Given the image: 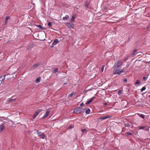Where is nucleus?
Masks as SVG:
<instances>
[{"label":"nucleus","instance_id":"obj_1","mask_svg":"<svg viewBox=\"0 0 150 150\" xmlns=\"http://www.w3.org/2000/svg\"><path fill=\"white\" fill-rule=\"evenodd\" d=\"M123 63V62L122 60H119L113 66L114 70L115 69H117L119 67H121Z\"/></svg>","mask_w":150,"mask_h":150},{"label":"nucleus","instance_id":"obj_2","mask_svg":"<svg viewBox=\"0 0 150 150\" xmlns=\"http://www.w3.org/2000/svg\"><path fill=\"white\" fill-rule=\"evenodd\" d=\"M82 109L83 108L81 107L76 108L74 109L73 112L77 114H79L82 112Z\"/></svg>","mask_w":150,"mask_h":150},{"label":"nucleus","instance_id":"obj_3","mask_svg":"<svg viewBox=\"0 0 150 150\" xmlns=\"http://www.w3.org/2000/svg\"><path fill=\"white\" fill-rule=\"evenodd\" d=\"M36 131L37 134L40 138L44 139L46 137V135L43 133H42L38 130H37Z\"/></svg>","mask_w":150,"mask_h":150},{"label":"nucleus","instance_id":"obj_4","mask_svg":"<svg viewBox=\"0 0 150 150\" xmlns=\"http://www.w3.org/2000/svg\"><path fill=\"white\" fill-rule=\"evenodd\" d=\"M115 69V71L113 72V75L116 74L120 75L121 73L123 72L124 71V68L122 69L121 70L117 69Z\"/></svg>","mask_w":150,"mask_h":150},{"label":"nucleus","instance_id":"obj_5","mask_svg":"<svg viewBox=\"0 0 150 150\" xmlns=\"http://www.w3.org/2000/svg\"><path fill=\"white\" fill-rule=\"evenodd\" d=\"M66 24L67 25L68 27L69 28H73L74 27V24L71 23H66Z\"/></svg>","mask_w":150,"mask_h":150},{"label":"nucleus","instance_id":"obj_6","mask_svg":"<svg viewBox=\"0 0 150 150\" xmlns=\"http://www.w3.org/2000/svg\"><path fill=\"white\" fill-rule=\"evenodd\" d=\"M6 75H2L0 77V85L3 83L5 79V76Z\"/></svg>","mask_w":150,"mask_h":150},{"label":"nucleus","instance_id":"obj_7","mask_svg":"<svg viewBox=\"0 0 150 150\" xmlns=\"http://www.w3.org/2000/svg\"><path fill=\"white\" fill-rule=\"evenodd\" d=\"M50 111L49 109H47L46 110V111L45 112V114L43 117L42 119H45L47 117V116L49 115Z\"/></svg>","mask_w":150,"mask_h":150},{"label":"nucleus","instance_id":"obj_8","mask_svg":"<svg viewBox=\"0 0 150 150\" xmlns=\"http://www.w3.org/2000/svg\"><path fill=\"white\" fill-rule=\"evenodd\" d=\"M5 127L3 123L0 125V133L4 129H5Z\"/></svg>","mask_w":150,"mask_h":150},{"label":"nucleus","instance_id":"obj_9","mask_svg":"<svg viewBox=\"0 0 150 150\" xmlns=\"http://www.w3.org/2000/svg\"><path fill=\"white\" fill-rule=\"evenodd\" d=\"M41 111V110L40 109H38L37 110L33 115V118H35V117H36L40 112Z\"/></svg>","mask_w":150,"mask_h":150},{"label":"nucleus","instance_id":"obj_10","mask_svg":"<svg viewBox=\"0 0 150 150\" xmlns=\"http://www.w3.org/2000/svg\"><path fill=\"white\" fill-rule=\"evenodd\" d=\"M95 99L94 97H93L91 99L88 100L86 103V104L87 105L90 104Z\"/></svg>","mask_w":150,"mask_h":150},{"label":"nucleus","instance_id":"obj_11","mask_svg":"<svg viewBox=\"0 0 150 150\" xmlns=\"http://www.w3.org/2000/svg\"><path fill=\"white\" fill-rule=\"evenodd\" d=\"M110 116L109 115H106L104 117H101L100 118H99L98 119V120H103L104 119H105L109 118Z\"/></svg>","mask_w":150,"mask_h":150},{"label":"nucleus","instance_id":"obj_12","mask_svg":"<svg viewBox=\"0 0 150 150\" xmlns=\"http://www.w3.org/2000/svg\"><path fill=\"white\" fill-rule=\"evenodd\" d=\"M84 110H85V112L87 114H88L90 113V110L89 108H86L84 109Z\"/></svg>","mask_w":150,"mask_h":150},{"label":"nucleus","instance_id":"obj_13","mask_svg":"<svg viewBox=\"0 0 150 150\" xmlns=\"http://www.w3.org/2000/svg\"><path fill=\"white\" fill-rule=\"evenodd\" d=\"M137 50L136 49H134L133 51V52L131 54V57H134L137 54L135 53L137 51Z\"/></svg>","mask_w":150,"mask_h":150},{"label":"nucleus","instance_id":"obj_14","mask_svg":"<svg viewBox=\"0 0 150 150\" xmlns=\"http://www.w3.org/2000/svg\"><path fill=\"white\" fill-rule=\"evenodd\" d=\"M59 41L58 39H55L53 41V43L54 45H56V44L58 43H59Z\"/></svg>","mask_w":150,"mask_h":150},{"label":"nucleus","instance_id":"obj_15","mask_svg":"<svg viewBox=\"0 0 150 150\" xmlns=\"http://www.w3.org/2000/svg\"><path fill=\"white\" fill-rule=\"evenodd\" d=\"M69 18V16L68 15H66L65 17H64L63 18V20L64 21L66 20H67Z\"/></svg>","mask_w":150,"mask_h":150},{"label":"nucleus","instance_id":"obj_16","mask_svg":"<svg viewBox=\"0 0 150 150\" xmlns=\"http://www.w3.org/2000/svg\"><path fill=\"white\" fill-rule=\"evenodd\" d=\"M75 17V15H73L71 18V19L70 20V21L71 22H73L74 21V18Z\"/></svg>","mask_w":150,"mask_h":150},{"label":"nucleus","instance_id":"obj_17","mask_svg":"<svg viewBox=\"0 0 150 150\" xmlns=\"http://www.w3.org/2000/svg\"><path fill=\"white\" fill-rule=\"evenodd\" d=\"M75 94V92H72L71 94H69L68 96V97H71L73 95H74V94Z\"/></svg>","mask_w":150,"mask_h":150},{"label":"nucleus","instance_id":"obj_18","mask_svg":"<svg viewBox=\"0 0 150 150\" xmlns=\"http://www.w3.org/2000/svg\"><path fill=\"white\" fill-rule=\"evenodd\" d=\"M58 69L57 68H55L54 70L52 71V72L53 73L55 74L56 72L58 71Z\"/></svg>","mask_w":150,"mask_h":150},{"label":"nucleus","instance_id":"obj_19","mask_svg":"<svg viewBox=\"0 0 150 150\" xmlns=\"http://www.w3.org/2000/svg\"><path fill=\"white\" fill-rule=\"evenodd\" d=\"M36 26L40 29H44V27L40 25H36Z\"/></svg>","mask_w":150,"mask_h":150},{"label":"nucleus","instance_id":"obj_20","mask_svg":"<svg viewBox=\"0 0 150 150\" xmlns=\"http://www.w3.org/2000/svg\"><path fill=\"white\" fill-rule=\"evenodd\" d=\"M10 18V17L9 16L7 17L5 19V24L7 23L8 20Z\"/></svg>","mask_w":150,"mask_h":150},{"label":"nucleus","instance_id":"obj_21","mask_svg":"<svg viewBox=\"0 0 150 150\" xmlns=\"http://www.w3.org/2000/svg\"><path fill=\"white\" fill-rule=\"evenodd\" d=\"M40 77L37 78L35 81L36 83H39L40 81Z\"/></svg>","mask_w":150,"mask_h":150},{"label":"nucleus","instance_id":"obj_22","mask_svg":"<svg viewBox=\"0 0 150 150\" xmlns=\"http://www.w3.org/2000/svg\"><path fill=\"white\" fill-rule=\"evenodd\" d=\"M146 89V87L145 86L143 87L141 89V91L142 92L143 91L145 90Z\"/></svg>","mask_w":150,"mask_h":150},{"label":"nucleus","instance_id":"obj_23","mask_svg":"<svg viewBox=\"0 0 150 150\" xmlns=\"http://www.w3.org/2000/svg\"><path fill=\"white\" fill-rule=\"evenodd\" d=\"M125 126L126 127H130V124L129 123H125Z\"/></svg>","mask_w":150,"mask_h":150},{"label":"nucleus","instance_id":"obj_24","mask_svg":"<svg viewBox=\"0 0 150 150\" xmlns=\"http://www.w3.org/2000/svg\"><path fill=\"white\" fill-rule=\"evenodd\" d=\"M16 99H10L8 100V102H10L13 101V100H15Z\"/></svg>","mask_w":150,"mask_h":150},{"label":"nucleus","instance_id":"obj_25","mask_svg":"<svg viewBox=\"0 0 150 150\" xmlns=\"http://www.w3.org/2000/svg\"><path fill=\"white\" fill-rule=\"evenodd\" d=\"M140 81L139 80H137L135 83V84H138L140 83Z\"/></svg>","mask_w":150,"mask_h":150},{"label":"nucleus","instance_id":"obj_26","mask_svg":"<svg viewBox=\"0 0 150 150\" xmlns=\"http://www.w3.org/2000/svg\"><path fill=\"white\" fill-rule=\"evenodd\" d=\"M122 93V91L121 90H119L118 91V94L119 95H120Z\"/></svg>","mask_w":150,"mask_h":150},{"label":"nucleus","instance_id":"obj_27","mask_svg":"<svg viewBox=\"0 0 150 150\" xmlns=\"http://www.w3.org/2000/svg\"><path fill=\"white\" fill-rule=\"evenodd\" d=\"M125 135H133L130 132H127L125 133Z\"/></svg>","mask_w":150,"mask_h":150},{"label":"nucleus","instance_id":"obj_28","mask_svg":"<svg viewBox=\"0 0 150 150\" xmlns=\"http://www.w3.org/2000/svg\"><path fill=\"white\" fill-rule=\"evenodd\" d=\"M104 65H102L101 67V70L102 72H103L104 69Z\"/></svg>","mask_w":150,"mask_h":150},{"label":"nucleus","instance_id":"obj_29","mask_svg":"<svg viewBox=\"0 0 150 150\" xmlns=\"http://www.w3.org/2000/svg\"><path fill=\"white\" fill-rule=\"evenodd\" d=\"M50 27H52L51 26V22H49L47 24Z\"/></svg>","mask_w":150,"mask_h":150},{"label":"nucleus","instance_id":"obj_30","mask_svg":"<svg viewBox=\"0 0 150 150\" xmlns=\"http://www.w3.org/2000/svg\"><path fill=\"white\" fill-rule=\"evenodd\" d=\"M38 66V64H34L32 67V68H33V67H36L37 66Z\"/></svg>","mask_w":150,"mask_h":150},{"label":"nucleus","instance_id":"obj_31","mask_svg":"<svg viewBox=\"0 0 150 150\" xmlns=\"http://www.w3.org/2000/svg\"><path fill=\"white\" fill-rule=\"evenodd\" d=\"M145 127L144 126H141L139 127L140 129H143Z\"/></svg>","mask_w":150,"mask_h":150},{"label":"nucleus","instance_id":"obj_32","mask_svg":"<svg viewBox=\"0 0 150 150\" xmlns=\"http://www.w3.org/2000/svg\"><path fill=\"white\" fill-rule=\"evenodd\" d=\"M143 79L144 81H146L147 80V78L145 76H144L143 77Z\"/></svg>","mask_w":150,"mask_h":150},{"label":"nucleus","instance_id":"obj_33","mask_svg":"<svg viewBox=\"0 0 150 150\" xmlns=\"http://www.w3.org/2000/svg\"><path fill=\"white\" fill-rule=\"evenodd\" d=\"M139 116L143 119H144V116L143 115L141 114Z\"/></svg>","mask_w":150,"mask_h":150},{"label":"nucleus","instance_id":"obj_34","mask_svg":"<svg viewBox=\"0 0 150 150\" xmlns=\"http://www.w3.org/2000/svg\"><path fill=\"white\" fill-rule=\"evenodd\" d=\"M147 30H148L150 29V24L147 27Z\"/></svg>","mask_w":150,"mask_h":150},{"label":"nucleus","instance_id":"obj_35","mask_svg":"<svg viewBox=\"0 0 150 150\" xmlns=\"http://www.w3.org/2000/svg\"><path fill=\"white\" fill-rule=\"evenodd\" d=\"M80 106H84V104H83V103H81L80 104Z\"/></svg>","mask_w":150,"mask_h":150},{"label":"nucleus","instance_id":"obj_36","mask_svg":"<svg viewBox=\"0 0 150 150\" xmlns=\"http://www.w3.org/2000/svg\"><path fill=\"white\" fill-rule=\"evenodd\" d=\"M86 130V129H83L81 130L82 132H84Z\"/></svg>","mask_w":150,"mask_h":150},{"label":"nucleus","instance_id":"obj_37","mask_svg":"<svg viewBox=\"0 0 150 150\" xmlns=\"http://www.w3.org/2000/svg\"><path fill=\"white\" fill-rule=\"evenodd\" d=\"M54 45H54V44H53V43H52V44L51 45V47H54Z\"/></svg>","mask_w":150,"mask_h":150},{"label":"nucleus","instance_id":"obj_38","mask_svg":"<svg viewBox=\"0 0 150 150\" xmlns=\"http://www.w3.org/2000/svg\"><path fill=\"white\" fill-rule=\"evenodd\" d=\"M127 80L126 79H125L124 80V82H126L127 81Z\"/></svg>","mask_w":150,"mask_h":150},{"label":"nucleus","instance_id":"obj_39","mask_svg":"<svg viewBox=\"0 0 150 150\" xmlns=\"http://www.w3.org/2000/svg\"><path fill=\"white\" fill-rule=\"evenodd\" d=\"M103 105H107V104L106 103H103Z\"/></svg>","mask_w":150,"mask_h":150},{"label":"nucleus","instance_id":"obj_40","mask_svg":"<svg viewBox=\"0 0 150 150\" xmlns=\"http://www.w3.org/2000/svg\"><path fill=\"white\" fill-rule=\"evenodd\" d=\"M129 40H130L129 38H128V39L127 40V42H128L129 41Z\"/></svg>","mask_w":150,"mask_h":150},{"label":"nucleus","instance_id":"obj_41","mask_svg":"<svg viewBox=\"0 0 150 150\" xmlns=\"http://www.w3.org/2000/svg\"><path fill=\"white\" fill-rule=\"evenodd\" d=\"M91 90V89H89L88 90H87V91H90Z\"/></svg>","mask_w":150,"mask_h":150},{"label":"nucleus","instance_id":"obj_42","mask_svg":"<svg viewBox=\"0 0 150 150\" xmlns=\"http://www.w3.org/2000/svg\"><path fill=\"white\" fill-rule=\"evenodd\" d=\"M71 126H69V129H71Z\"/></svg>","mask_w":150,"mask_h":150},{"label":"nucleus","instance_id":"obj_43","mask_svg":"<svg viewBox=\"0 0 150 150\" xmlns=\"http://www.w3.org/2000/svg\"><path fill=\"white\" fill-rule=\"evenodd\" d=\"M86 6H88V5H87V4H86Z\"/></svg>","mask_w":150,"mask_h":150},{"label":"nucleus","instance_id":"obj_44","mask_svg":"<svg viewBox=\"0 0 150 150\" xmlns=\"http://www.w3.org/2000/svg\"><path fill=\"white\" fill-rule=\"evenodd\" d=\"M127 59V58L126 59L125 61H126Z\"/></svg>","mask_w":150,"mask_h":150},{"label":"nucleus","instance_id":"obj_45","mask_svg":"<svg viewBox=\"0 0 150 150\" xmlns=\"http://www.w3.org/2000/svg\"><path fill=\"white\" fill-rule=\"evenodd\" d=\"M66 84V83H64V85H65V84Z\"/></svg>","mask_w":150,"mask_h":150},{"label":"nucleus","instance_id":"obj_46","mask_svg":"<svg viewBox=\"0 0 150 150\" xmlns=\"http://www.w3.org/2000/svg\"><path fill=\"white\" fill-rule=\"evenodd\" d=\"M128 65H127V67H128Z\"/></svg>","mask_w":150,"mask_h":150}]
</instances>
